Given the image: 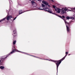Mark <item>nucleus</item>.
I'll return each instance as SVG.
<instances>
[{
	"mask_svg": "<svg viewBox=\"0 0 75 75\" xmlns=\"http://www.w3.org/2000/svg\"><path fill=\"white\" fill-rule=\"evenodd\" d=\"M68 54V52H66V55H65V57L63 58L61 60H60L59 61H57V62L56 63V65L57 67V71H58V66H59V64H60V63H61V61H62L64 60V59H65V57H67V54Z\"/></svg>",
	"mask_w": 75,
	"mask_h": 75,
	"instance_id": "1",
	"label": "nucleus"
},
{
	"mask_svg": "<svg viewBox=\"0 0 75 75\" xmlns=\"http://www.w3.org/2000/svg\"><path fill=\"white\" fill-rule=\"evenodd\" d=\"M12 18V16H10V15H9V16H7L6 17H5L2 19L0 21V22H1V21H4L6 19V20L8 21H9V20L10 19H11Z\"/></svg>",
	"mask_w": 75,
	"mask_h": 75,
	"instance_id": "2",
	"label": "nucleus"
},
{
	"mask_svg": "<svg viewBox=\"0 0 75 75\" xmlns=\"http://www.w3.org/2000/svg\"><path fill=\"white\" fill-rule=\"evenodd\" d=\"M64 22L66 24V27H67V32H70V28H69L68 27V24H69V23H67V21L64 20Z\"/></svg>",
	"mask_w": 75,
	"mask_h": 75,
	"instance_id": "3",
	"label": "nucleus"
},
{
	"mask_svg": "<svg viewBox=\"0 0 75 75\" xmlns=\"http://www.w3.org/2000/svg\"><path fill=\"white\" fill-rule=\"evenodd\" d=\"M38 10H44L45 11H48V12H49V13H52V11H51V10L47 8H46L45 9H41L40 8H39Z\"/></svg>",
	"mask_w": 75,
	"mask_h": 75,
	"instance_id": "4",
	"label": "nucleus"
},
{
	"mask_svg": "<svg viewBox=\"0 0 75 75\" xmlns=\"http://www.w3.org/2000/svg\"><path fill=\"white\" fill-rule=\"evenodd\" d=\"M68 10V9L65 8H62L61 9V12L62 14H64L66 13V11H67Z\"/></svg>",
	"mask_w": 75,
	"mask_h": 75,
	"instance_id": "5",
	"label": "nucleus"
},
{
	"mask_svg": "<svg viewBox=\"0 0 75 75\" xmlns=\"http://www.w3.org/2000/svg\"><path fill=\"white\" fill-rule=\"evenodd\" d=\"M16 51L17 52H18V51L17 49H13V50L12 52H11V53H9L7 55V57H8L10 54H13V53H14V52Z\"/></svg>",
	"mask_w": 75,
	"mask_h": 75,
	"instance_id": "6",
	"label": "nucleus"
},
{
	"mask_svg": "<svg viewBox=\"0 0 75 75\" xmlns=\"http://www.w3.org/2000/svg\"><path fill=\"white\" fill-rule=\"evenodd\" d=\"M42 3L43 4H44L46 5V6H48V7H50V5H48V2H47L46 1H44L42 2Z\"/></svg>",
	"mask_w": 75,
	"mask_h": 75,
	"instance_id": "7",
	"label": "nucleus"
},
{
	"mask_svg": "<svg viewBox=\"0 0 75 75\" xmlns=\"http://www.w3.org/2000/svg\"><path fill=\"white\" fill-rule=\"evenodd\" d=\"M55 10L57 11V13H59L61 11V10L57 8H56L55 9Z\"/></svg>",
	"mask_w": 75,
	"mask_h": 75,
	"instance_id": "8",
	"label": "nucleus"
},
{
	"mask_svg": "<svg viewBox=\"0 0 75 75\" xmlns=\"http://www.w3.org/2000/svg\"><path fill=\"white\" fill-rule=\"evenodd\" d=\"M17 34V31L16 30H14L13 31V35H15V34Z\"/></svg>",
	"mask_w": 75,
	"mask_h": 75,
	"instance_id": "9",
	"label": "nucleus"
},
{
	"mask_svg": "<svg viewBox=\"0 0 75 75\" xmlns=\"http://www.w3.org/2000/svg\"><path fill=\"white\" fill-rule=\"evenodd\" d=\"M0 68L1 69H4V67L1 66L0 67Z\"/></svg>",
	"mask_w": 75,
	"mask_h": 75,
	"instance_id": "10",
	"label": "nucleus"
},
{
	"mask_svg": "<svg viewBox=\"0 0 75 75\" xmlns=\"http://www.w3.org/2000/svg\"><path fill=\"white\" fill-rule=\"evenodd\" d=\"M16 43V40H14L13 42V45H15Z\"/></svg>",
	"mask_w": 75,
	"mask_h": 75,
	"instance_id": "11",
	"label": "nucleus"
},
{
	"mask_svg": "<svg viewBox=\"0 0 75 75\" xmlns=\"http://www.w3.org/2000/svg\"><path fill=\"white\" fill-rule=\"evenodd\" d=\"M66 18L67 20H69V19H70V17L67 16L66 17Z\"/></svg>",
	"mask_w": 75,
	"mask_h": 75,
	"instance_id": "12",
	"label": "nucleus"
},
{
	"mask_svg": "<svg viewBox=\"0 0 75 75\" xmlns=\"http://www.w3.org/2000/svg\"><path fill=\"white\" fill-rule=\"evenodd\" d=\"M31 3H32L33 4H35V2H34V1H31Z\"/></svg>",
	"mask_w": 75,
	"mask_h": 75,
	"instance_id": "13",
	"label": "nucleus"
},
{
	"mask_svg": "<svg viewBox=\"0 0 75 75\" xmlns=\"http://www.w3.org/2000/svg\"><path fill=\"white\" fill-rule=\"evenodd\" d=\"M22 13V11H21V10H20L19 11V14Z\"/></svg>",
	"mask_w": 75,
	"mask_h": 75,
	"instance_id": "14",
	"label": "nucleus"
},
{
	"mask_svg": "<svg viewBox=\"0 0 75 75\" xmlns=\"http://www.w3.org/2000/svg\"><path fill=\"white\" fill-rule=\"evenodd\" d=\"M74 18L73 17H70V19H72V20H74Z\"/></svg>",
	"mask_w": 75,
	"mask_h": 75,
	"instance_id": "15",
	"label": "nucleus"
},
{
	"mask_svg": "<svg viewBox=\"0 0 75 75\" xmlns=\"http://www.w3.org/2000/svg\"><path fill=\"white\" fill-rule=\"evenodd\" d=\"M1 59H2V58H1V57L0 58V64H1Z\"/></svg>",
	"mask_w": 75,
	"mask_h": 75,
	"instance_id": "16",
	"label": "nucleus"
},
{
	"mask_svg": "<svg viewBox=\"0 0 75 75\" xmlns=\"http://www.w3.org/2000/svg\"><path fill=\"white\" fill-rule=\"evenodd\" d=\"M42 7H45V5H44V4H42Z\"/></svg>",
	"mask_w": 75,
	"mask_h": 75,
	"instance_id": "17",
	"label": "nucleus"
},
{
	"mask_svg": "<svg viewBox=\"0 0 75 75\" xmlns=\"http://www.w3.org/2000/svg\"><path fill=\"white\" fill-rule=\"evenodd\" d=\"M53 8H55V7H56L55 6H54V5H53Z\"/></svg>",
	"mask_w": 75,
	"mask_h": 75,
	"instance_id": "18",
	"label": "nucleus"
},
{
	"mask_svg": "<svg viewBox=\"0 0 75 75\" xmlns=\"http://www.w3.org/2000/svg\"><path fill=\"white\" fill-rule=\"evenodd\" d=\"M16 18H17V17H16L14 19H13V20L14 21L16 19Z\"/></svg>",
	"mask_w": 75,
	"mask_h": 75,
	"instance_id": "19",
	"label": "nucleus"
},
{
	"mask_svg": "<svg viewBox=\"0 0 75 75\" xmlns=\"http://www.w3.org/2000/svg\"><path fill=\"white\" fill-rule=\"evenodd\" d=\"M49 61H53V62H54V61L53 60H49Z\"/></svg>",
	"mask_w": 75,
	"mask_h": 75,
	"instance_id": "20",
	"label": "nucleus"
},
{
	"mask_svg": "<svg viewBox=\"0 0 75 75\" xmlns=\"http://www.w3.org/2000/svg\"><path fill=\"white\" fill-rule=\"evenodd\" d=\"M62 17H63V18H65V16H63Z\"/></svg>",
	"mask_w": 75,
	"mask_h": 75,
	"instance_id": "21",
	"label": "nucleus"
},
{
	"mask_svg": "<svg viewBox=\"0 0 75 75\" xmlns=\"http://www.w3.org/2000/svg\"><path fill=\"white\" fill-rule=\"evenodd\" d=\"M38 1H41V0H38Z\"/></svg>",
	"mask_w": 75,
	"mask_h": 75,
	"instance_id": "22",
	"label": "nucleus"
},
{
	"mask_svg": "<svg viewBox=\"0 0 75 75\" xmlns=\"http://www.w3.org/2000/svg\"><path fill=\"white\" fill-rule=\"evenodd\" d=\"M52 14H55L54 13H53Z\"/></svg>",
	"mask_w": 75,
	"mask_h": 75,
	"instance_id": "23",
	"label": "nucleus"
},
{
	"mask_svg": "<svg viewBox=\"0 0 75 75\" xmlns=\"http://www.w3.org/2000/svg\"><path fill=\"white\" fill-rule=\"evenodd\" d=\"M59 17H60L61 18H62L61 16H59Z\"/></svg>",
	"mask_w": 75,
	"mask_h": 75,
	"instance_id": "24",
	"label": "nucleus"
},
{
	"mask_svg": "<svg viewBox=\"0 0 75 75\" xmlns=\"http://www.w3.org/2000/svg\"><path fill=\"white\" fill-rule=\"evenodd\" d=\"M52 1H53V0H51Z\"/></svg>",
	"mask_w": 75,
	"mask_h": 75,
	"instance_id": "25",
	"label": "nucleus"
},
{
	"mask_svg": "<svg viewBox=\"0 0 75 75\" xmlns=\"http://www.w3.org/2000/svg\"><path fill=\"white\" fill-rule=\"evenodd\" d=\"M69 55H70V54H69Z\"/></svg>",
	"mask_w": 75,
	"mask_h": 75,
	"instance_id": "26",
	"label": "nucleus"
},
{
	"mask_svg": "<svg viewBox=\"0 0 75 75\" xmlns=\"http://www.w3.org/2000/svg\"><path fill=\"white\" fill-rule=\"evenodd\" d=\"M70 10V11H71V10Z\"/></svg>",
	"mask_w": 75,
	"mask_h": 75,
	"instance_id": "27",
	"label": "nucleus"
}]
</instances>
